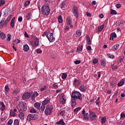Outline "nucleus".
Here are the masks:
<instances>
[{
	"instance_id": "nucleus-28",
	"label": "nucleus",
	"mask_w": 125,
	"mask_h": 125,
	"mask_svg": "<svg viewBox=\"0 0 125 125\" xmlns=\"http://www.w3.org/2000/svg\"><path fill=\"white\" fill-rule=\"evenodd\" d=\"M23 50L24 51H28L29 50V46H28L27 44L24 45Z\"/></svg>"
},
{
	"instance_id": "nucleus-26",
	"label": "nucleus",
	"mask_w": 125,
	"mask_h": 125,
	"mask_svg": "<svg viewBox=\"0 0 125 125\" xmlns=\"http://www.w3.org/2000/svg\"><path fill=\"white\" fill-rule=\"evenodd\" d=\"M32 17H33V16L31 13L27 14L26 16V18L27 19V20H30V19H32Z\"/></svg>"
},
{
	"instance_id": "nucleus-33",
	"label": "nucleus",
	"mask_w": 125,
	"mask_h": 125,
	"mask_svg": "<svg viewBox=\"0 0 125 125\" xmlns=\"http://www.w3.org/2000/svg\"><path fill=\"white\" fill-rule=\"evenodd\" d=\"M110 38H112V41L114 40V38H117V34L115 33H112L110 34Z\"/></svg>"
},
{
	"instance_id": "nucleus-30",
	"label": "nucleus",
	"mask_w": 125,
	"mask_h": 125,
	"mask_svg": "<svg viewBox=\"0 0 125 125\" xmlns=\"http://www.w3.org/2000/svg\"><path fill=\"white\" fill-rule=\"evenodd\" d=\"M76 37H81L82 35V31L80 30H77L76 32Z\"/></svg>"
},
{
	"instance_id": "nucleus-13",
	"label": "nucleus",
	"mask_w": 125,
	"mask_h": 125,
	"mask_svg": "<svg viewBox=\"0 0 125 125\" xmlns=\"http://www.w3.org/2000/svg\"><path fill=\"white\" fill-rule=\"evenodd\" d=\"M10 13V8H7L4 11V16H7V15H9Z\"/></svg>"
},
{
	"instance_id": "nucleus-57",
	"label": "nucleus",
	"mask_w": 125,
	"mask_h": 125,
	"mask_svg": "<svg viewBox=\"0 0 125 125\" xmlns=\"http://www.w3.org/2000/svg\"><path fill=\"white\" fill-rule=\"evenodd\" d=\"M36 109H35V108H32L31 110H30V113H36Z\"/></svg>"
},
{
	"instance_id": "nucleus-19",
	"label": "nucleus",
	"mask_w": 125,
	"mask_h": 125,
	"mask_svg": "<svg viewBox=\"0 0 125 125\" xmlns=\"http://www.w3.org/2000/svg\"><path fill=\"white\" fill-rule=\"evenodd\" d=\"M19 117L21 120H24L25 114L23 112H20L19 113Z\"/></svg>"
},
{
	"instance_id": "nucleus-6",
	"label": "nucleus",
	"mask_w": 125,
	"mask_h": 125,
	"mask_svg": "<svg viewBox=\"0 0 125 125\" xmlns=\"http://www.w3.org/2000/svg\"><path fill=\"white\" fill-rule=\"evenodd\" d=\"M20 110L21 111H27V104L24 102H20L19 104Z\"/></svg>"
},
{
	"instance_id": "nucleus-62",
	"label": "nucleus",
	"mask_w": 125,
	"mask_h": 125,
	"mask_svg": "<svg viewBox=\"0 0 125 125\" xmlns=\"http://www.w3.org/2000/svg\"><path fill=\"white\" fill-rule=\"evenodd\" d=\"M112 70H117V69H118V66H112Z\"/></svg>"
},
{
	"instance_id": "nucleus-31",
	"label": "nucleus",
	"mask_w": 125,
	"mask_h": 125,
	"mask_svg": "<svg viewBox=\"0 0 125 125\" xmlns=\"http://www.w3.org/2000/svg\"><path fill=\"white\" fill-rule=\"evenodd\" d=\"M101 62V66H103V67H105V66H106V60H105V59H103Z\"/></svg>"
},
{
	"instance_id": "nucleus-61",
	"label": "nucleus",
	"mask_w": 125,
	"mask_h": 125,
	"mask_svg": "<svg viewBox=\"0 0 125 125\" xmlns=\"http://www.w3.org/2000/svg\"><path fill=\"white\" fill-rule=\"evenodd\" d=\"M121 97H123V98H124V97H125V91H124L123 93H121Z\"/></svg>"
},
{
	"instance_id": "nucleus-11",
	"label": "nucleus",
	"mask_w": 125,
	"mask_h": 125,
	"mask_svg": "<svg viewBox=\"0 0 125 125\" xmlns=\"http://www.w3.org/2000/svg\"><path fill=\"white\" fill-rule=\"evenodd\" d=\"M30 97H31V93L29 92L25 93L22 95V99L24 100H25L26 99H29Z\"/></svg>"
},
{
	"instance_id": "nucleus-58",
	"label": "nucleus",
	"mask_w": 125,
	"mask_h": 125,
	"mask_svg": "<svg viewBox=\"0 0 125 125\" xmlns=\"http://www.w3.org/2000/svg\"><path fill=\"white\" fill-rule=\"evenodd\" d=\"M29 4H30V1L29 0L26 1L24 3V5H25V6H27V5H29Z\"/></svg>"
},
{
	"instance_id": "nucleus-42",
	"label": "nucleus",
	"mask_w": 125,
	"mask_h": 125,
	"mask_svg": "<svg viewBox=\"0 0 125 125\" xmlns=\"http://www.w3.org/2000/svg\"><path fill=\"white\" fill-rule=\"evenodd\" d=\"M45 104H42V105L41 107V111H44V109H45V105H44Z\"/></svg>"
},
{
	"instance_id": "nucleus-40",
	"label": "nucleus",
	"mask_w": 125,
	"mask_h": 125,
	"mask_svg": "<svg viewBox=\"0 0 125 125\" xmlns=\"http://www.w3.org/2000/svg\"><path fill=\"white\" fill-rule=\"evenodd\" d=\"M10 40H11V35L8 34L7 35V42H10Z\"/></svg>"
},
{
	"instance_id": "nucleus-36",
	"label": "nucleus",
	"mask_w": 125,
	"mask_h": 125,
	"mask_svg": "<svg viewBox=\"0 0 125 125\" xmlns=\"http://www.w3.org/2000/svg\"><path fill=\"white\" fill-rule=\"evenodd\" d=\"M120 47V44H116L112 47V49H115V50H117V49H119V48Z\"/></svg>"
},
{
	"instance_id": "nucleus-5",
	"label": "nucleus",
	"mask_w": 125,
	"mask_h": 125,
	"mask_svg": "<svg viewBox=\"0 0 125 125\" xmlns=\"http://www.w3.org/2000/svg\"><path fill=\"white\" fill-rule=\"evenodd\" d=\"M72 98L74 99H79L81 101H83V98L82 97V94L79 92H73L71 95Z\"/></svg>"
},
{
	"instance_id": "nucleus-32",
	"label": "nucleus",
	"mask_w": 125,
	"mask_h": 125,
	"mask_svg": "<svg viewBox=\"0 0 125 125\" xmlns=\"http://www.w3.org/2000/svg\"><path fill=\"white\" fill-rule=\"evenodd\" d=\"M65 7H66V3H65L64 2H62L61 4V8H62V9H63V10H64Z\"/></svg>"
},
{
	"instance_id": "nucleus-54",
	"label": "nucleus",
	"mask_w": 125,
	"mask_h": 125,
	"mask_svg": "<svg viewBox=\"0 0 125 125\" xmlns=\"http://www.w3.org/2000/svg\"><path fill=\"white\" fill-rule=\"evenodd\" d=\"M58 86H59L58 84H56V83L53 84V87L56 89L58 88Z\"/></svg>"
},
{
	"instance_id": "nucleus-46",
	"label": "nucleus",
	"mask_w": 125,
	"mask_h": 125,
	"mask_svg": "<svg viewBox=\"0 0 125 125\" xmlns=\"http://www.w3.org/2000/svg\"><path fill=\"white\" fill-rule=\"evenodd\" d=\"M12 123H13V120H12V119H10L7 123V125H12Z\"/></svg>"
},
{
	"instance_id": "nucleus-56",
	"label": "nucleus",
	"mask_w": 125,
	"mask_h": 125,
	"mask_svg": "<svg viewBox=\"0 0 125 125\" xmlns=\"http://www.w3.org/2000/svg\"><path fill=\"white\" fill-rule=\"evenodd\" d=\"M111 14H113V15L117 14V11H116V10H112L111 12Z\"/></svg>"
},
{
	"instance_id": "nucleus-63",
	"label": "nucleus",
	"mask_w": 125,
	"mask_h": 125,
	"mask_svg": "<svg viewBox=\"0 0 125 125\" xmlns=\"http://www.w3.org/2000/svg\"><path fill=\"white\" fill-rule=\"evenodd\" d=\"M23 20V18H22V17H20L18 18V21L19 22H22V20Z\"/></svg>"
},
{
	"instance_id": "nucleus-39",
	"label": "nucleus",
	"mask_w": 125,
	"mask_h": 125,
	"mask_svg": "<svg viewBox=\"0 0 125 125\" xmlns=\"http://www.w3.org/2000/svg\"><path fill=\"white\" fill-rule=\"evenodd\" d=\"M106 123V117L102 118V124H105Z\"/></svg>"
},
{
	"instance_id": "nucleus-49",
	"label": "nucleus",
	"mask_w": 125,
	"mask_h": 125,
	"mask_svg": "<svg viewBox=\"0 0 125 125\" xmlns=\"http://www.w3.org/2000/svg\"><path fill=\"white\" fill-rule=\"evenodd\" d=\"M65 113H66V111H65V110H62V111L60 112V115L61 116H64V114H65Z\"/></svg>"
},
{
	"instance_id": "nucleus-17",
	"label": "nucleus",
	"mask_w": 125,
	"mask_h": 125,
	"mask_svg": "<svg viewBox=\"0 0 125 125\" xmlns=\"http://www.w3.org/2000/svg\"><path fill=\"white\" fill-rule=\"evenodd\" d=\"M80 84V81L78 79H75L73 82V85H76V86H79Z\"/></svg>"
},
{
	"instance_id": "nucleus-37",
	"label": "nucleus",
	"mask_w": 125,
	"mask_h": 125,
	"mask_svg": "<svg viewBox=\"0 0 125 125\" xmlns=\"http://www.w3.org/2000/svg\"><path fill=\"white\" fill-rule=\"evenodd\" d=\"M123 23V21H117L116 23H115V25L116 26H120V25H121V24Z\"/></svg>"
},
{
	"instance_id": "nucleus-9",
	"label": "nucleus",
	"mask_w": 125,
	"mask_h": 125,
	"mask_svg": "<svg viewBox=\"0 0 125 125\" xmlns=\"http://www.w3.org/2000/svg\"><path fill=\"white\" fill-rule=\"evenodd\" d=\"M72 12L74 15V16L78 18L79 17V12H78V8L76 6H74V8L72 10Z\"/></svg>"
},
{
	"instance_id": "nucleus-20",
	"label": "nucleus",
	"mask_w": 125,
	"mask_h": 125,
	"mask_svg": "<svg viewBox=\"0 0 125 125\" xmlns=\"http://www.w3.org/2000/svg\"><path fill=\"white\" fill-rule=\"evenodd\" d=\"M86 43L89 45H90L91 44V41H90V38H89V36L88 35H86Z\"/></svg>"
},
{
	"instance_id": "nucleus-7",
	"label": "nucleus",
	"mask_w": 125,
	"mask_h": 125,
	"mask_svg": "<svg viewBox=\"0 0 125 125\" xmlns=\"http://www.w3.org/2000/svg\"><path fill=\"white\" fill-rule=\"evenodd\" d=\"M52 110H53V106H52V105L47 106L45 110V115H50V114L52 113Z\"/></svg>"
},
{
	"instance_id": "nucleus-34",
	"label": "nucleus",
	"mask_w": 125,
	"mask_h": 125,
	"mask_svg": "<svg viewBox=\"0 0 125 125\" xmlns=\"http://www.w3.org/2000/svg\"><path fill=\"white\" fill-rule=\"evenodd\" d=\"M98 32H101V31L103 30V29H104V25L103 24L100 26H98Z\"/></svg>"
},
{
	"instance_id": "nucleus-14",
	"label": "nucleus",
	"mask_w": 125,
	"mask_h": 125,
	"mask_svg": "<svg viewBox=\"0 0 125 125\" xmlns=\"http://www.w3.org/2000/svg\"><path fill=\"white\" fill-rule=\"evenodd\" d=\"M34 106L35 109H37L38 110L41 109V104L40 103H35Z\"/></svg>"
},
{
	"instance_id": "nucleus-3",
	"label": "nucleus",
	"mask_w": 125,
	"mask_h": 125,
	"mask_svg": "<svg viewBox=\"0 0 125 125\" xmlns=\"http://www.w3.org/2000/svg\"><path fill=\"white\" fill-rule=\"evenodd\" d=\"M43 34L45 36H46L49 42H53L55 41V38L53 37V33H51L50 32H44Z\"/></svg>"
},
{
	"instance_id": "nucleus-23",
	"label": "nucleus",
	"mask_w": 125,
	"mask_h": 125,
	"mask_svg": "<svg viewBox=\"0 0 125 125\" xmlns=\"http://www.w3.org/2000/svg\"><path fill=\"white\" fill-rule=\"evenodd\" d=\"M125 84V80H121V81L117 84L118 86H122Z\"/></svg>"
},
{
	"instance_id": "nucleus-45",
	"label": "nucleus",
	"mask_w": 125,
	"mask_h": 125,
	"mask_svg": "<svg viewBox=\"0 0 125 125\" xmlns=\"http://www.w3.org/2000/svg\"><path fill=\"white\" fill-rule=\"evenodd\" d=\"M81 109H82V108L80 107H77L76 108H75V109L74 110V113H77V112H78V111L81 110Z\"/></svg>"
},
{
	"instance_id": "nucleus-51",
	"label": "nucleus",
	"mask_w": 125,
	"mask_h": 125,
	"mask_svg": "<svg viewBox=\"0 0 125 125\" xmlns=\"http://www.w3.org/2000/svg\"><path fill=\"white\" fill-rule=\"evenodd\" d=\"M35 46H38L39 45V39H37L36 41L34 42Z\"/></svg>"
},
{
	"instance_id": "nucleus-2",
	"label": "nucleus",
	"mask_w": 125,
	"mask_h": 125,
	"mask_svg": "<svg viewBox=\"0 0 125 125\" xmlns=\"http://www.w3.org/2000/svg\"><path fill=\"white\" fill-rule=\"evenodd\" d=\"M42 12L43 15H49L50 13V9H49V6L44 5L42 7Z\"/></svg>"
},
{
	"instance_id": "nucleus-59",
	"label": "nucleus",
	"mask_w": 125,
	"mask_h": 125,
	"mask_svg": "<svg viewBox=\"0 0 125 125\" xmlns=\"http://www.w3.org/2000/svg\"><path fill=\"white\" fill-rule=\"evenodd\" d=\"M10 115L12 116V117H15V113L12 111H11L10 113Z\"/></svg>"
},
{
	"instance_id": "nucleus-47",
	"label": "nucleus",
	"mask_w": 125,
	"mask_h": 125,
	"mask_svg": "<svg viewBox=\"0 0 125 125\" xmlns=\"http://www.w3.org/2000/svg\"><path fill=\"white\" fill-rule=\"evenodd\" d=\"M100 103V98L99 97L97 100L96 101V104L97 105H99V104Z\"/></svg>"
},
{
	"instance_id": "nucleus-21",
	"label": "nucleus",
	"mask_w": 125,
	"mask_h": 125,
	"mask_svg": "<svg viewBox=\"0 0 125 125\" xmlns=\"http://www.w3.org/2000/svg\"><path fill=\"white\" fill-rule=\"evenodd\" d=\"M80 89L82 92H84L86 90V87L84 85H82L80 86Z\"/></svg>"
},
{
	"instance_id": "nucleus-29",
	"label": "nucleus",
	"mask_w": 125,
	"mask_h": 125,
	"mask_svg": "<svg viewBox=\"0 0 125 125\" xmlns=\"http://www.w3.org/2000/svg\"><path fill=\"white\" fill-rule=\"evenodd\" d=\"M83 45H80L78 47H77V52H81L82 50H83Z\"/></svg>"
},
{
	"instance_id": "nucleus-43",
	"label": "nucleus",
	"mask_w": 125,
	"mask_h": 125,
	"mask_svg": "<svg viewBox=\"0 0 125 125\" xmlns=\"http://www.w3.org/2000/svg\"><path fill=\"white\" fill-rule=\"evenodd\" d=\"M14 125H19V121L18 120L16 119L14 122Z\"/></svg>"
},
{
	"instance_id": "nucleus-10",
	"label": "nucleus",
	"mask_w": 125,
	"mask_h": 125,
	"mask_svg": "<svg viewBox=\"0 0 125 125\" xmlns=\"http://www.w3.org/2000/svg\"><path fill=\"white\" fill-rule=\"evenodd\" d=\"M82 115L83 117V120H88L89 119V117H88V113H85V110L84 109H83L82 111Z\"/></svg>"
},
{
	"instance_id": "nucleus-15",
	"label": "nucleus",
	"mask_w": 125,
	"mask_h": 125,
	"mask_svg": "<svg viewBox=\"0 0 125 125\" xmlns=\"http://www.w3.org/2000/svg\"><path fill=\"white\" fill-rule=\"evenodd\" d=\"M66 23L68 25H71L72 24V18L71 17L68 16L66 19Z\"/></svg>"
},
{
	"instance_id": "nucleus-4",
	"label": "nucleus",
	"mask_w": 125,
	"mask_h": 125,
	"mask_svg": "<svg viewBox=\"0 0 125 125\" xmlns=\"http://www.w3.org/2000/svg\"><path fill=\"white\" fill-rule=\"evenodd\" d=\"M39 119V115L37 113H32L29 114L27 117V120L30 122V121H35Z\"/></svg>"
},
{
	"instance_id": "nucleus-24",
	"label": "nucleus",
	"mask_w": 125,
	"mask_h": 125,
	"mask_svg": "<svg viewBox=\"0 0 125 125\" xmlns=\"http://www.w3.org/2000/svg\"><path fill=\"white\" fill-rule=\"evenodd\" d=\"M14 20H15V17L13 18L11 20L10 22V26L11 27H12V28H14V24H15Z\"/></svg>"
},
{
	"instance_id": "nucleus-50",
	"label": "nucleus",
	"mask_w": 125,
	"mask_h": 125,
	"mask_svg": "<svg viewBox=\"0 0 125 125\" xmlns=\"http://www.w3.org/2000/svg\"><path fill=\"white\" fill-rule=\"evenodd\" d=\"M21 41H20L19 39H16L15 40L13 41V42H17V43H20Z\"/></svg>"
},
{
	"instance_id": "nucleus-53",
	"label": "nucleus",
	"mask_w": 125,
	"mask_h": 125,
	"mask_svg": "<svg viewBox=\"0 0 125 125\" xmlns=\"http://www.w3.org/2000/svg\"><path fill=\"white\" fill-rule=\"evenodd\" d=\"M121 119H124V118H125V113L122 112L121 114Z\"/></svg>"
},
{
	"instance_id": "nucleus-12",
	"label": "nucleus",
	"mask_w": 125,
	"mask_h": 125,
	"mask_svg": "<svg viewBox=\"0 0 125 125\" xmlns=\"http://www.w3.org/2000/svg\"><path fill=\"white\" fill-rule=\"evenodd\" d=\"M65 102H66V98L65 97V95L62 94L61 98V104H65Z\"/></svg>"
},
{
	"instance_id": "nucleus-48",
	"label": "nucleus",
	"mask_w": 125,
	"mask_h": 125,
	"mask_svg": "<svg viewBox=\"0 0 125 125\" xmlns=\"http://www.w3.org/2000/svg\"><path fill=\"white\" fill-rule=\"evenodd\" d=\"M107 56H108L109 58H111L112 59L115 58V56H114L113 55H111L110 54H108Z\"/></svg>"
},
{
	"instance_id": "nucleus-41",
	"label": "nucleus",
	"mask_w": 125,
	"mask_h": 125,
	"mask_svg": "<svg viewBox=\"0 0 125 125\" xmlns=\"http://www.w3.org/2000/svg\"><path fill=\"white\" fill-rule=\"evenodd\" d=\"M62 80H65L66 78H67V74L66 73H62Z\"/></svg>"
},
{
	"instance_id": "nucleus-52",
	"label": "nucleus",
	"mask_w": 125,
	"mask_h": 125,
	"mask_svg": "<svg viewBox=\"0 0 125 125\" xmlns=\"http://www.w3.org/2000/svg\"><path fill=\"white\" fill-rule=\"evenodd\" d=\"M98 62V60L96 59H94L93 60V64H97V63Z\"/></svg>"
},
{
	"instance_id": "nucleus-22",
	"label": "nucleus",
	"mask_w": 125,
	"mask_h": 125,
	"mask_svg": "<svg viewBox=\"0 0 125 125\" xmlns=\"http://www.w3.org/2000/svg\"><path fill=\"white\" fill-rule=\"evenodd\" d=\"M58 125H65V122L62 120H61L56 123Z\"/></svg>"
},
{
	"instance_id": "nucleus-38",
	"label": "nucleus",
	"mask_w": 125,
	"mask_h": 125,
	"mask_svg": "<svg viewBox=\"0 0 125 125\" xmlns=\"http://www.w3.org/2000/svg\"><path fill=\"white\" fill-rule=\"evenodd\" d=\"M0 36L2 40H4L5 39V37H6L5 34L3 33H1L0 34Z\"/></svg>"
},
{
	"instance_id": "nucleus-18",
	"label": "nucleus",
	"mask_w": 125,
	"mask_h": 125,
	"mask_svg": "<svg viewBox=\"0 0 125 125\" xmlns=\"http://www.w3.org/2000/svg\"><path fill=\"white\" fill-rule=\"evenodd\" d=\"M50 101V98H47L45 99L44 101L42 102V104H43L44 105H46V104L49 103Z\"/></svg>"
},
{
	"instance_id": "nucleus-8",
	"label": "nucleus",
	"mask_w": 125,
	"mask_h": 125,
	"mask_svg": "<svg viewBox=\"0 0 125 125\" xmlns=\"http://www.w3.org/2000/svg\"><path fill=\"white\" fill-rule=\"evenodd\" d=\"M89 115H90V119H91V121H95L96 120V117L97 116H96V114H95V113L92 112L91 111H89Z\"/></svg>"
},
{
	"instance_id": "nucleus-1",
	"label": "nucleus",
	"mask_w": 125,
	"mask_h": 125,
	"mask_svg": "<svg viewBox=\"0 0 125 125\" xmlns=\"http://www.w3.org/2000/svg\"><path fill=\"white\" fill-rule=\"evenodd\" d=\"M12 17V15H9L5 21L4 19L3 18L0 22V28H2V27H6Z\"/></svg>"
},
{
	"instance_id": "nucleus-27",
	"label": "nucleus",
	"mask_w": 125,
	"mask_h": 125,
	"mask_svg": "<svg viewBox=\"0 0 125 125\" xmlns=\"http://www.w3.org/2000/svg\"><path fill=\"white\" fill-rule=\"evenodd\" d=\"M39 95V93L34 92L32 96L31 99H35V97H37Z\"/></svg>"
},
{
	"instance_id": "nucleus-60",
	"label": "nucleus",
	"mask_w": 125,
	"mask_h": 125,
	"mask_svg": "<svg viewBox=\"0 0 125 125\" xmlns=\"http://www.w3.org/2000/svg\"><path fill=\"white\" fill-rule=\"evenodd\" d=\"M5 91H8V90H9V88H8V85H6L5 86Z\"/></svg>"
},
{
	"instance_id": "nucleus-35",
	"label": "nucleus",
	"mask_w": 125,
	"mask_h": 125,
	"mask_svg": "<svg viewBox=\"0 0 125 125\" xmlns=\"http://www.w3.org/2000/svg\"><path fill=\"white\" fill-rule=\"evenodd\" d=\"M58 20L59 23H62L63 22V19H62V17H61V15L59 16L58 18Z\"/></svg>"
},
{
	"instance_id": "nucleus-44",
	"label": "nucleus",
	"mask_w": 125,
	"mask_h": 125,
	"mask_svg": "<svg viewBox=\"0 0 125 125\" xmlns=\"http://www.w3.org/2000/svg\"><path fill=\"white\" fill-rule=\"evenodd\" d=\"M5 3V0H0V5H3Z\"/></svg>"
},
{
	"instance_id": "nucleus-55",
	"label": "nucleus",
	"mask_w": 125,
	"mask_h": 125,
	"mask_svg": "<svg viewBox=\"0 0 125 125\" xmlns=\"http://www.w3.org/2000/svg\"><path fill=\"white\" fill-rule=\"evenodd\" d=\"M74 63H75L76 65H78V64H81V61H80V60L75 61L74 62Z\"/></svg>"
},
{
	"instance_id": "nucleus-16",
	"label": "nucleus",
	"mask_w": 125,
	"mask_h": 125,
	"mask_svg": "<svg viewBox=\"0 0 125 125\" xmlns=\"http://www.w3.org/2000/svg\"><path fill=\"white\" fill-rule=\"evenodd\" d=\"M0 109L1 111H4V110L5 109V106L4 105L3 103L1 102H0Z\"/></svg>"
},
{
	"instance_id": "nucleus-64",
	"label": "nucleus",
	"mask_w": 125,
	"mask_h": 125,
	"mask_svg": "<svg viewBox=\"0 0 125 125\" xmlns=\"http://www.w3.org/2000/svg\"><path fill=\"white\" fill-rule=\"evenodd\" d=\"M115 6H116V7H117V8H120V7H121V4H116Z\"/></svg>"
},
{
	"instance_id": "nucleus-25",
	"label": "nucleus",
	"mask_w": 125,
	"mask_h": 125,
	"mask_svg": "<svg viewBox=\"0 0 125 125\" xmlns=\"http://www.w3.org/2000/svg\"><path fill=\"white\" fill-rule=\"evenodd\" d=\"M75 99H73L72 100H71V103H72V107H75V106H76L77 105V103H76V100H75Z\"/></svg>"
}]
</instances>
